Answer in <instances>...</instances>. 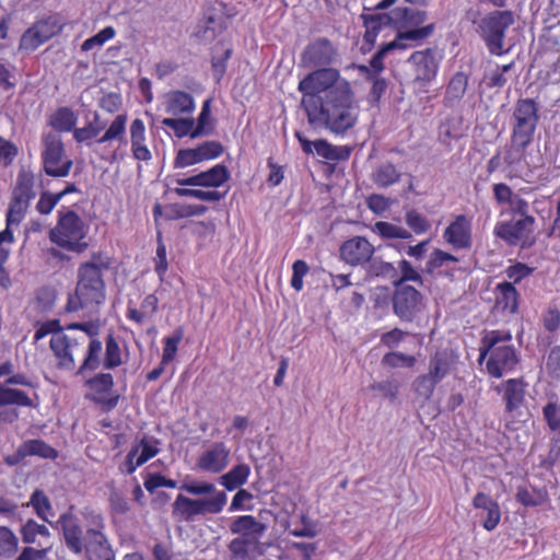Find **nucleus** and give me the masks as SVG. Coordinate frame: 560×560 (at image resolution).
Wrapping results in <instances>:
<instances>
[{
	"instance_id": "nucleus-1",
	"label": "nucleus",
	"mask_w": 560,
	"mask_h": 560,
	"mask_svg": "<svg viewBox=\"0 0 560 560\" xmlns=\"http://www.w3.org/2000/svg\"><path fill=\"white\" fill-rule=\"evenodd\" d=\"M337 58V49L327 38L311 42L302 60L308 67H323L310 72L298 85L302 94L301 106L307 122L343 136L352 130L360 116V105L348 80L337 69L328 68Z\"/></svg>"
},
{
	"instance_id": "nucleus-2",
	"label": "nucleus",
	"mask_w": 560,
	"mask_h": 560,
	"mask_svg": "<svg viewBox=\"0 0 560 560\" xmlns=\"http://www.w3.org/2000/svg\"><path fill=\"white\" fill-rule=\"evenodd\" d=\"M112 259L104 252L92 253L88 261L79 265L77 283L70 293L66 311L70 313L82 310L97 311L106 300L104 272L110 268Z\"/></svg>"
},
{
	"instance_id": "nucleus-3",
	"label": "nucleus",
	"mask_w": 560,
	"mask_h": 560,
	"mask_svg": "<svg viewBox=\"0 0 560 560\" xmlns=\"http://www.w3.org/2000/svg\"><path fill=\"white\" fill-rule=\"evenodd\" d=\"M82 515L88 525L85 535L77 515L71 511L60 514L58 524L61 528L65 545L74 555H80L86 549V551L105 553V557H107L110 548L105 535L106 525L103 514L85 508Z\"/></svg>"
},
{
	"instance_id": "nucleus-4",
	"label": "nucleus",
	"mask_w": 560,
	"mask_h": 560,
	"mask_svg": "<svg viewBox=\"0 0 560 560\" xmlns=\"http://www.w3.org/2000/svg\"><path fill=\"white\" fill-rule=\"evenodd\" d=\"M485 359L486 370L494 378H501L515 369L520 359L509 330L493 329L486 332L480 340L478 362Z\"/></svg>"
},
{
	"instance_id": "nucleus-5",
	"label": "nucleus",
	"mask_w": 560,
	"mask_h": 560,
	"mask_svg": "<svg viewBox=\"0 0 560 560\" xmlns=\"http://www.w3.org/2000/svg\"><path fill=\"white\" fill-rule=\"evenodd\" d=\"M45 189L40 172H35L30 165H22L11 187V195L5 211L9 225L21 224L30 210L31 203Z\"/></svg>"
},
{
	"instance_id": "nucleus-6",
	"label": "nucleus",
	"mask_w": 560,
	"mask_h": 560,
	"mask_svg": "<svg viewBox=\"0 0 560 560\" xmlns=\"http://www.w3.org/2000/svg\"><path fill=\"white\" fill-rule=\"evenodd\" d=\"M89 225L72 209L62 207L58 210L56 225L48 233L49 241L67 252L81 254L89 247L86 236Z\"/></svg>"
},
{
	"instance_id": "nucleus-7",
	"label": "nucleus",
	"mask_w": 560,
	"mask_h": 560,
	"mask_svg": "<svg viewBox=\"0 0 560 560\" xmlns=\"http://www.w3.org/2000/svg\"><path fill=\"white\" fill-rule=\"evenodd\" d=\"M389 18L392 26L397 31L395 40L402 49L421 44L435 28L433 23L422 25L428 13L417 8L397 7L389 13Z\"/></svg>"
},
{
	"instance_id": "nucleus-8",
	"label": "nucleus",
	"mask_w": 560,
	"mask_h": 560,
	"mask_svg": "<svg viewBox=\"0 0 560 560\" xmlns=\"http://www.w3.org/2000/svg\"><path fill=\"white\" fill-rule=\"evenodd\" d=\"M514 23V14L510 10H494L486 14L477 25V33L485 42L489 52L502 56L506 31Z\"/></svg>"
},
{
	"instance_id": "nucleus-9",
	"label": "nucleus",
	"mask_w": 560,
	"mask_h": 560,
	"mask_svg": "<svg viewBox=\"0 0 560 560\" xmlns=\"http://www.w3.org/2000/svg\"><path fill=\"white\" fill-rule=\"evenodd\" d=\"M37 387L38 385L24 373H12L4 384H0V408L5 406L37 408L39 405Z\"/></svg>"
},
{
	"instance_id": "nucleus-10",
	"label": "nucleus",
	"mask_w": 560,
	"mask_h": 560,
	"mask_svg": "<svg viewBox=\"0 0 560 560\" xmlns=\"http://www.w3.org/2000/svg\"><path fill=\"white\" fill-rule=\"evenodd\" d=\"M539 105L534 98H518L511 116L513 140L532 144L539 124Z\"/></svg>"
},
{
	"instance_id": "nucleus-11",
	"label": "nucleus",
	"mask_w": 560,
	"mask_h": 560,
	"mask_svg": "<svg viewBox=\"0 0 560 560\" xmlns=\"http://www.w3.org/2000/svg\"><path fill=\"white\" fill-rule=\"evenodd\" d=\"M228 501L224 491L215 492L211 498L191 499L178 494L173 502V516L180 521L190 522L198 515L219 514L223 511Z\"/></svg>"
},
{
	"instance_id": "nucleus-12",
	"label": "nucleus",
	"mask_w": 560,
	"mask_h": 560,
	"mask_svg": "<svg viewBox=\"0 0 560 560\" xmlns=\"http://www.w3.org/2000/svg\"><path fill=\"white\" fill-rule=\"evenodd\" d=\"M85 399L95 404L103 412L113 411L121 395L115 390L114 376L109 372H100L84 382Z\"/></svg>"
},
{
	"instance_id": "nucleus-13",
	"label": "nucleus",
	"mask_w": 560,
	"mask_h": 560,
	"mask_svg": "<svg viewBox=\"0 0 560 560\" xmlns=\"http://www.w3.org/2000/svg\"><path fill=\"white\" fill-rule=\"evenodd\" d=\"M390 302L393 313L405 323H412L424 308L423 294L412 285L394 287Z\"/></svg>"
},
{
	"instance_id": "nucleus-14",
	"label": "nucleus",
	"mask_w": 560,
	"mask_h": 560,
	"mask_svg": "<svg viewBox=\"0 0 560 560\" xmlns=\"http://www.w3.org/2000/svg\"><path fill=\"white\" fill-rule=\"evenodd\" d=\"M535 221L534 217L500 221L494 225L493 234L509 246L520 245L522 248H528L535 243L532 236Z\"/></svg>"
},
{
	"instance_id": "nucleus-15",
	"label": "nucleus",
	"mask_w": 560,
	"mask_h": 560,
	"mask_svg": "<svg viewBox=\"0 0 560 560\" xmlns=\"http://www.w3.org/2000/svg\"><path fill=\"white\" fill-rule=\"evenodd\" d=\"M42 163L44 172L51 177L68 176L73 165L72 160L66 156L62 141L56 136L45 139Z\"/></svg>"
},
{
	"instance_id": "nucleus-16",
	"label": "nucleus",
	"mask_w": 560,
	"mask_h": 560,
	"mask_svg": "<svg viewBox=\"0 0 560 560\" xmlns=\"http://www.w3.org/2000/svg\"><path fill=\"white\" fill-rule=\"evenodd\" d=\"M84 343V337H72L65 332L52 335L49 347L56 358V366L59 370L73 371L75 368L74 354L83 349Z\"/></svg>"
},
{
	"instance_id": "nucleus-17",
	"label": "nucleus",
	"mask_w": 560,
	"mask_h": 560,
	"mask_svg": "<svg viewBox=\"0 0 560 560\" xmlns=\"http://www.w3.org/2000/svg\"><path fill=\"white\" fill-rule=\"evenodd\" d=\"M294 136L305 154L316 152L318 156L328 162L347 161L353 151L351 145H334L326 139L311 141L301 131H295Z\"/></svg>"
},
{
	"instance_id": "nucleus-18",
	"label": "nucleus",
	"mask_w": 560,
	"mask_h": 560,
	"mask_svg": "<svg viewBox=\"0 0 560 560\" xmlns=\"http://www.w3.org/2000/svg\"><path fill=\"white\" fill-rule=\"evenodd\" d=\"M231 448L222 441L212 442L196 460V467L205 472L221 474L230 464Z\"/></svg>"
},
{
	"instance_id": "nucleus-19",
	"label": "nucleus",
	"mask_w": 560,
	"mask_h": 560,
	"mask_svg": "<svg viewBox=\"0 0 560 560\" xmlns=\"http://www.w3.org/2000/svg\"><path fill=\"white\" fill-rule=\"evenodd\" d=\"M374 253L375 247L363 236H353L345 241L339 248L341 260L352 267L368 265Z\"/></svg>"
},
{
	"instance_id": "nucleus-20",
	"label": "nucleus",
	"mask_w": 560,
	"mask_h": 560,
	"mask_svg": "<svg viewBox=\"0 0 560 560\" xmlns=\"http://www.w3.org/2000/svg\"><path fill=\"white\" fill-rule=\"evenodd\" d=\"M412 66L415 82L427 85L435 80L439 71V61L432 48L413 51L408 58Z\"/></svg>"
},
{
	"instance_id": "nucleus-21",
	"label": "nucleus",
	"mask_w": 560,
	"mask_h": 560,
	"mask_svg": "<svg viewBox=\"0 0 560 560\" xmlns=\"http://www.w3.org/2000/svg\"><path fill=\"white\" fill-rule=\"evenodd\" d=\"M471 218L458 214L445 228L443 240L454 249H469L472 245Z\"/></svg>"
},
{
	"instance_id": "nucleus-22",
	"label": "nucleus",
	"mask_w": 560,
	"mask_h": 560,
	"mask_svg": "<svg viewBox=\"0 0 560 560\" xmlns=\"http://www.w3.org/2000/svg\"><path fill=\"white\" fill-rule=\"evenodd\" d=\"M529 145L510 138V142L504 147L502 160L509 179L521 177V172L527 165V149Z\"/></svg>"
},
{
	"instance_id": "nucleus-23",
	"label": "nucleus",
	"mask_w": 560,
	"mask_h": 560,
	"mask_svg": "<svg viewBox=\"0 0 560 560\" xmlns=\"http://www.w3.org/2000/svg\"><path fill=\"white\" fill-rule=\"evenodd\" d=\"M471 504L476 510L485 512L481 522L482 527L488 532L494 530L501 521V509L498 501L493 500L489 494L479 491L474 495Z\"/></svg>"
},
{
	"instance_id": "nucleus-24",
	"label": "nucleus",
	"mask_w": 560,
	"mask_h": 560,
	"mask_svg": "<svg viewBox=\"0 0 560 560\" xmlns=\"http://www.w3.org/2000/svg\"><path fill=\"white\" fill-rule=\"evenodd\" d=\"M145 125L141 118H135L129 126L130 150L132 158L148 163L152 160V153L147 144Z\"/></svg>"
},
{
	"instance_id": "nucleus-25",
	"label": "nucleus",
	"mask_w": 560,
	"mask_h": 560,
	"mask_svg": "<svg viewBox=\"0 0 560 560\" xmlns=\"http://www.w3.org/2000/svg\"><path fill=\"white\" fill-rule=\"evenodd\" d=\"M520 293L513 283L504 281L494 288V308L498 312L514 315L518 312Z\"/></svg>"
},
{
	"instance_id": "nucleus-26",
	"label": "nucleus",
	"mask_w": 560,
	"mask_h": 560,
	"mask_svg": "<svg viewBox=\"0 0 560 560\" xmlns=\"http://www.w3.org/2000/svg\"><path fill=\"white\" fill-rule=\"evenodd\" d=\"M267 526L257 521L254 515L236 516L230 524V530L238 537H245L254 542L259 544L260 538L265 534Z\"/></svg>"
},
{
	"instance_id": "nucleus-27",
	"label": "nucleus",
	"mask_w": 560,
	"mask_h": 560,
	"mask_svg": "<svg viewBox=\"0 0 560 560\" xmlns=\"http://www.w3.org/2000/svg\"><path fill=\"white\" fill-rule=\"evenodd\" d=\"M515 500L522 506L540 508L550 502L549 493L546 487H536L533 485H520L515 490Z\"/></svg>"
},
{
	"instance_id": "nucleus-28",
	"label": "nucleus",
	"mask_w": 560,
	"mask_h": 560,
	"mask_svg": "<svg viewBox=\"0 0 560 560\" xmlns=\"http://www.w3.org/2000/svg\"><path fill=\"white\" fill-rule=\"evenodd\" d=\"M501 388L506 412L511 413L523 405L526 388L523 378H509L501 384Z\"/></svg>"
},
{
	"instance_id": "nucleus-29",
	"label": "nucleus",
	"mask_w": 560,
	"mask_h": 560,
	"mask_svg": "<svg viewBox=\"0 0 560 560\" xmlns=\"http://www.w3.org/2000/svg\"><path fill=\"white\" fill-rule=\"evenodd\" d=\"M455 358L446 350L436 351L430 357L428 375L441 383L455 368Z\"/></svg>"
},
{
	"instance_id": "nucleus-30",
	"label": "nucleus",
	"mask_w": 560,
	"mask_h": 560,
	"mask_svg": "<svg viewBox=\"0 0 560 560\" xmlns=\"http://www.w3.org/2000/svg\"><path fill=\"white\" fill-rule=\"evenodd\" d=\"M226 5L223 2H210L206 5L203 12V21L206 24V32L215 31L222 32L228 28V18L224 16Z\"/></svg>"
},
{
	"instance_id": "nucleus-31",
	"label": "nucleus",
	"mask_w": 560,
	"mask_h": 560,
	"mask_svg": "<svg viewBox=\"0 0 560 560\" xmlns=\"http://www.w3.org/2000/svg\"><path fill=\"white\" fill-rule=\"evenodd\" d=\"M195 108L192 96L184 91H172L167 94L165 109L168 114L179 116L189 114Z\"/></svg>"
},
{
	"instance_id": "nucleus-32",
	"label": "nucleus",
	"mask_w": 560,
	"mask_h": 560,
	"mask_svg": "<svg viewBox=\"0 0 560 560\" xmlns=\"http://www.w3.org/2000/svg\"><path fill=\"white\" fill-rule=\"evenodd\" d=\"M230 179V172L224 164H215L208 171L196 174L197 186L218 188Z\"/></svg>"
},
{
	"instance_id": "nucleus-33",
	"label": "nucleus",
	"mask_w": 560,
	"mask_h": 560,
	"mask_svg": "<svg viewBox=\"0 0 560 560\" xmlns=\"http://www.w3.org/2000/svg\"><path fill=\"white\" fill-rule=\"evenodd\" d=\"M232 54H233V49H232L231 44H225L224 42H219L213 47V55L211 58V68H212L213 77L218 83L223 79V77L226 72L228 61L232 57Z\"/></svg>"
},
{
	"instance_id": "nucleus-34",
	"label": "nucleus",
	"mask_w": 560,
	"mask_h": 560,
	"mask_svg": "<svg viewBox=\"0 0 560 560\" xmlns=\"http://www.w3.org/2000/svg\"><path fill=\"white\" fill-rule=\"evenodd\" d=\"M401 178V173L392 162H385L377 165L372 174L371 179L378 188H388L397 184Z\"/></svg>"
},
{
	"instance_id": "nucleus-35",
	"label": "nucleus",
	"mask_w": 560,
	"mask_h": 560,
	"mask_svg": "<svg viewBox=\"0 0 560 560\" xmlns=\"http://www.w3.org/2000/svg\"><path fill=\"white\" fill-rule=\"evenodd\" d=\"M120 340L114 332H109L105 337V353L103 359V368L114 370L124 363L122 348Z\"/></svg>"
},
{
	"instance_id": "nucleus-36",
	"label": "nucleus",
	"mask_w": 560,
	"mask_h": 560,
	"mask_svg": "<svg viewBox=\"0 0 560 560\" xmlns=\"http://www.w3.org/2000/svg\"><path fill=\"white\" fill-rule=\"evenodd\" d=\"M468 81L469 77L465 72L458 71L454 73L446 85L444 103L453 105L455 102L460 101L467 91Z\"/></svg>"
},
{
	"instance_id": "nucleus-37",
	"label": "nucleus",
	"mask_w": 560,
	"mask_h": 560,
	"mask_svg": "<svg viewBox=\"0 0 560 560\" xmlns=\"http://www.w3.org/2000/svg\"><path fill=\"white\" fill-rule=\"evenodd\" d=\"M127 114H118L109 124L102 137L96 139V143L104 144L113 141L127 144L126 127Z\"/></svg>"
},
{
	"instance_id": "nucleus-38",
	"label": "nucleus",
	"mask_w": 560,
	"mask_h": 560,
	"mask_svg": "<svg viewBox=\"0 0 560 560\" xmlns=\"http://www.w3.org/2000/svg\"><path fill=\"white\" fill-rule=\"evenodd\" d=\"M249 475L250 467L247 464H237L220 477V485L228 491H233L245 485Z\"/></svg>"
},
{
	"instance_id": "nucleus-39",
	"label": "nucleus",
	"mask_w": 560,
	"mask_h": 560,
	"mask_svg": "<svg viewBox=\"0 0 560 560\" xmlns=\"http://www.w3.org/2000/svg\"><path fill=\"white\" fill-rule=\"evenodd\" d=\"M158 310V296L155 294H148L141 303V310L130 306V304L128 305L126 311V317L127 319L141 325L145 320L147 316L155 314Z\"/></svg>"
},
{
	"instance_id": "nucleus-40",
	"label": "nucleus",
	"mask_w": 560,
	"mask_h": 560,
	"mask_svg": "<svg viewBox=\"0 0 560 560\" xmlns=\"http://www.w3.org/2000/svg\"><path fill=\"white\" fill-rule=\"evenodd\" d=\"M103 350V343L98 338L90 339L84 359L78 369V374H83L85 371H95L101 365V353Z\"/></svg>"
},
{
	"instance_id": "nucleus-41",
	"label": "nucleus",
	"mask_w": 560,
	"mask_h": 560,
	"mask_svg": "<svg viewBox=\"0 0 560 560\" xmlns=\"http://www.w3.org/2000/svg\"><path fill=\"white\" fill-rule=\"evenodd\" d=\"M78 117L69 107H59L49 117V125L58 132H70L74 129Z\"/></svg>"
},
{
	"instance_id": "nucleus-42",
	"label": "nucleus",
	"mask_w": 560,
	"mask_h": 560,
	"mask_svg": "<svg viewBox=\"0 0 560 560\" xmlns=\"http://www.w3.org/2000/svg\"><path fill=\"white\" fill-rule=\"evenodd\" d=\"M27 457L37 456L44 459L55 460L59 453L58 451L40 439H32L23 442Z\"/></svg>"
},
{
	"instance_id": "nucleus-43",
	"label": "nucleus",
	"mask_w": 560,
	"mask_h": 560,
	"mask_svg": "<svg viewBox=\"0 0 560 560\" xmlns=\"http://www.w3.org/2000/svg\"><path fill=\"white\" fill-rule=\"evenodd\" d=\"M394 49H402L401 45L397 43L395 39L384 44L371 58L370 66L362 67V69L366 71V75H380V73L384 70L385 56Z\"/></svg>"
},
{
	"instance_id": "nucleus-44",
	"label": "nucleus",
	"mask_w": 560,
	"mask_h": 560,
	"mask_svg": "<svg viewBox=\"0 0 560 560\" xmlns=\"http://www.w3.org/2000/svg\"><path fill=\"white\" fill-rule=\"evenodd\" d=\"M28 505H31L36 515L48 522L49 516H52V505L48 495L40 489H35L31 494Z\"/></svg>"
},
{
	"instance_id": "nucleus-45",
	"label": "nucleus",
	"mask_w": 560,
	"mask_h": 560,
	"mask_svg": "<svg viewBox=\"0 0 560 560\" xmlns=\"http://www.w3.org/2000/svg\"><path fill=\"white\" fill-rule=\"evenodd\" d=\"M184 338V328L177 327L172 336L163 338L162 364H170L177 354L178 346Z\"/></svg>"
},
{
	"instance_id": "nucleus-46",
	"label": "nucleus",
	"mask_w": 560,
	"mask_h": 560,
	"mask_svg": "<svg viewBox=\"0 0 560 560\" xmlns=\"http://www.w3.org/2000/svg\"><path fill=\"white\" fill-rule=\"evenodd\" d=\"M226 190L221 192L219 190H202V189H192L185 187L174 188V194L178 197H190L196 198L201 201H210L217 202L222 200L226 196Z\"/></svg>"
},
{
	"instance_id": "nucleus-47",
	"label": "nucleus",
	"mask_w": 560,
	"mask_h": 560,
	"mask_svg": "<svg viewBox=\"0 0 560 560\" xmlns=\"http://www.w3.org/2000/svg\"><path fill=\"white\" fill-rule=\"evenodd\" d=\"M19 547L16 535L7 526H0V558L12 559Z\"/></svg>"
},
{
	"instance_id": "nucleus-48",
	"label": "nucleus",
	"mask_w": 560,
	"mask_h": 560,
	"mask_svg": "<svg viewBox=\"0 0 560 560\" xmlns=\"http://www.w3.org/2000/svg\"><path fill=\"white\" fill-rule=\"evenodd\" d=\"M22 540L25 544H35L38 536L49 538L50 532L44 524H38L36 521L30 518L20 529Z\"/></svg>"
},
{
	"instance_id": "nucleus-49",
	"label": "nucleus",
	"mask_w": 560,
	"mask_h": 560,
	"mask_svg": "<svg viewBox=\"0 0 560 560\" xmlns=\"http://www.w3.org/2000/svg\"><path fill=\"white\" fill-rule=\"evenodd\" d=\"M98 120V115L95 114L94 121L89 122L86 126L81 128H74L72 130L73 139L78 143H85L86 145L91 144V141L95 139L100 132L104 129V125L96 124Z\"/></svg>"
},
{
	"instance_id": "nucleus-50",
	"label": "nucleus",
	"mask_w": 560,
	"mask_h": 560,
	"mask_svg": "<svg viewBox=\"0 0 560 560\" xmlns=\"http://www.w3.org/2000/svg\"><path fill=\"white\" fill-rule=\"evenodd\" d=\"M458 257L454 256L453 254L444 252L440 248H435L429 256L424 272L433 276L435 275L436 270L443 267L446 262H458Z\"/></svg>"
},
{
	"instance_id": "nucleus-51",
	"label": "nucleus",
	"mask_w": 560,
	"mask_h": 560,
	"mask_svg": "<svg viewBox=\"0 0 560 560\" xmlns=\"http://www.w3.org/2000/svg\"><path fill=\"white\" fill-rule=\"evenodd\" d=\"M438 384L439 383L432 378L431 375L423 373L416 377L412 383V389L418 397L428 401L432 398Z\"/></svg>"
},
{
	"instance_id": "nucleus-52",
	"label": "nucleus",
	"mask_w": 560,
	"mask_h": 560,
	"mask_svg": "<svg viewBox=\"0 0 560 560\" xmlns=\"http://www.w3.org/2000/svg\"><path fill=\"white\" fill-rule=\"evenodd\" d=\"M256 546H258L257 542L245 537H235L229 542L228 548L232 560H245L248 558L250 549Z\"/></svg>"
},
{
	"instance_id": "nucleus-53",
	"label": "nucleus",
	"mask_w": 560,
	"mask_h": 560,
	"mask_svg": "<svg viewBox=\"0 0 560 560\" xmlns=\"http://www.w3.org/2000/svg\"><path fill=\"white\" fill-rule=\"evenodd\" d=\"M33 25L38 30L47 42L59 34L62 30V24L59 22L56 15H48L40 20H37Z\"/></svg>"
},
{
	"instance_id": "nucleus-54",
	"label": "nucleus",
	"mask_w": 560,
	"mask_h": 560,
	"mask_svg": "<svg viewBox=\"0 0 560 560\" xmlns=\"http://www.w3.org/2000/svg\"><path fill=\"white\" fill-rule=\"evenodd\" d=\"M400 277L393 281L394 287L409 285L407 282L412 281L419 284L423 283L421 275L413 268V266L406 259H401L398 262Z\"/></svg>"
},
{
	"instance_id": "nucleus-55",
	"label": "nucleus",
	"mask_w": 560,
	"mask_h": 560,
	"mask_svg": "<svg viewBox=\"0 0 560 560\" xmlns=\"http://www.w3.org/2000/svg\"><path fill=\"white\" fill-rule=\"evenodd\" d=\"M21 224L9 225L8 218H5V228L0 231V262L7 264L10 257V246L15 242L13 229L19 228Z\"/></svg>"
},
{
	"instance_id": "nucleus-56",
	"label": "nucleus",
	"mask_w": 560,
	"mask_h": 560,
	"mask_svg": "<svg viewBox=\"0 0 560 560\" xmlns=\"http://www.w3.org/2000/svg\"><path fill=\"white\" fill-rule=\"evenodd\" d=\"M374 230L382 236L383 238H401L408 240L411 237V233L398 225L392 224L385 221H378L374 225Z\"/></svg>"
},
{
	"instance_id": "nucleus-57",
	"label": "nucleus",
	"mask_w": 560,
	"mask_h": 560,
	"mask_svg": "<svg viewBox=\"0 0 560 560\" xmlns=\"http://www.w3.org/2000/svg\"><path fill=\"white\" fill-rule=\"evenodd\" d=\"M46 42L38 30L32 25L22 34L19 48L21 50L34 51Z\"/></svg>"
},
{
	"instance_id": "nucleus-58",
	"label": "nucleus",
	"mask_w": 560,
	"mask_h": 560,
	"mask_svg": "<svg viewBox=\"0 0 560 560\" xmlns=\"http://www.w3.org/2000/svg\"><path fill=\"white\" fill-rule=\"evenodd\" d=\"M115 35V28L113 26H106L94 36L86 38L81 45V50L89 51L95 47H102L106 42L113 39Z\"/></svg>"
},
{
	"instance_id": "nucleus-59",
	"label": "nucleus",
	"mask_w": 560,
	"mask_h": 560,
	"mask_svg": "<svg viewBox=\"0 0 560 560\" xmlns=\"http://www.w3.org/2000/svg\"><path fill=\"white\" fill-rule=\"evenodd\" d=\"M210 100L203 102L201 112L197 118V126L190 133L191 138H197L201 135H209L212 132V127L210 126Z\"/></svg>"
},
{
	"instance_id": "nucleus-60",
	"label": "nucleus",
	"mask_w": 560,
	"mask_h": 560,
	"mask_svg": "<svg viewBox=\"0 0 560 560\" xmlns=\"http://www.w3.org/2000/svg\"><path fill=\"white\" fill-rule=\"evenodd\" d=\"M164 127L171 128L177 138H184L187 135L190 136L194 128L192 119L185 118H164L162 120Z\"/></svg>"
},
{
	"instance_id": "nucleus-61",
	"label": "nucleus",
	"mask_w": 560,
	"mask_h": 560,
	"mask_svg": "<svg viewBox=\"0 0 560 560\" xmlns=\"http://www.w3.org/2000/svg\"><path fill=\"white\" fill-rule=\"evenodd\" d=\"M542 416L550 431L560 433V404L549 401L542 407Z\"/></svg>"
},
{
	"instance_id": "nucleus-62",
	"label": "nucleus",
	"mask_w": 560,
	"mask_h": 560,
	"mask_svg": "<svg viewBox=\"0 0 560 560\" xmlns=\"http://www.w3.org/2000/svg\"><path fill=\"white\" fill-rule=\"evenodd\" d=\"M201 162L202 161L200 159V155L198 154L197 149L187 148L177 151L173 164L175 168H185Z\"/></svg>"
},
{
	"instance_id": "nucleus-63",
	"label": "nucleus",
	"mask_w": 560,
	"mask_h": 560,
	"mask_svg": "<svg viewBox=\"0 0 560 560\" xmlns=\"http://www.w3.org/2000/svg\"><path fill=\"white\" fill-rule=\"evenodd\" d=\"M38 196L39 198L36 202L35 209L43 215L50 214L56 206L60 202V195H56L55 192H50L48 190L43 189Z\"/></svg>"
},
{
	"instance_id": "nucleus-64",
	"label": "nucleus",
	"mask_w": 560,
	"mask_h": 560,
	"mask_svg": "<svg viewBox=\"0 0 560 560\" xmlns=\"http://www.w3.org/2000/svg\"><path fill=\"white\" fill-rule=\"evenodd\" d=\"M541 323L546 331L556 332L560 328V310L550 304L541 314Z\"/></svg>"
}]
</instances>
